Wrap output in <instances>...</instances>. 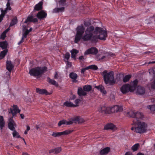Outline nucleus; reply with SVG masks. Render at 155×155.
Returning a JSON list of instances; mask_svg holds the SVG:
<instances>
[{
    "instance_id": "1",
    "label": "nucleus",
    "mask_w": 155,
    "mask_h": 155,
    "mask_svg": "<svg viewBox=\"0 0 155 155\" xmlns=\"http://www.w3.org/2000/svg\"><path fill=\"white\" fill-rule=\"evenodd\" d=\"M107 37L106 31L101 28L97 27L94 28V27L91 25L85 31L83 25L79 26L77 28L74 42L77 43L82 38L84 41H90L92 42L95 43L98 39L104 40Z\"/></svg>"
},
{
    "instance_id": "2",
    "label": "nucleus",
    "mask_w": 155,
    "mask_h": 155,
    "mask_svg": "<svg viewBox=\"0 0 155 155\" xmlns=\"http://www.w3.org/2000/svg\"><path fill=\"white\" fill-rule=\"evenodd\" d=\"M132 124L137 126L136 127H132L131 128L132 130L140 134H143L147 132V125L145 122H141L137 119H134L133 120Z\"/></svg>"
},
{
    "instance_id": "3",
    "label": "nucleus",
    "mask_w": 155,
    "mask_h": 155,
    "mask_svg": "<svg viewBox=\"0 0 155 155\" xmlns=\"http://www.w3.org/2000/svg\"><path fill=\"white\" fill-rule=\"evenodd\" d=\"M13 108H10L8 109L9 113L11 114L12 115V118L9 119V122L8 124V128L12 131L15 130L14 126L15 125L12 118L16 116L17 113H19L20 111V110L18 109V107L16 105H13Z\"/></svg>"
},
{
    "instance_id": "4",
    "label": "nucleus",
    "mask_w": 155,
    "mask_h": 155,
    "mask_svg": "<svg viewBox=\"0 0 155 155\" xmlns=\"http://www.w3.org/2000/svg\"><path fill=\"white\" fill-rule=\"evenodd\" d=\"M123 109L122 106L115 105L112 107H106L103 106L99 109V111L101 113L105 114L121 112L122 111Z\"/></svg>"
},
{
    "instance_id": "5",
    "label": "nucleus",
    "mask_w": 155,
    "mask_h": 155,
    "mask_svg": "<svg viewBox=\"0 0 155 155\" xmlns=\"http://www.w3.org/2000/svg\"><path fill=\"white\" fill-rule=\"evenodd\" d=\"M47 71L46 67H37L31 68L29 70V73L31 76L37 77L41 76Z\"/></svg>"
},
{
    "instance_id": "6",
    "label": "nucleus",
    "mask_w": 155,
    "mask_h": 155,
    "mask_svg": "<svg viewBox=\"0 0 155 155\" xmlns=\"http://www.w3.org/2000/svg\"><path fill=\"white\" fill-rule=\"evenodd\" d=\"M103 75V79L106 84L110 83V84H114L115 81L114 80V73L112 71L107 72V71L104 70L102 73Z\"/></svg>"
},
{
    "instance_id": "7",
    "label": "nucleus",
    "mask_w": 155,
    "mask_h": 155,
    "mask_svg": "<svg viewBox=\"0 0 155 155\" xmlns=\"http://www.w3.org/2000/svg\"><path fill=\"white\" fill-rule=\"evenodd\" d=\"M72 130H68L60 132H53L51 135L54 137H59L62 135H66L71 133L73 132Z\"/></svg>"
},
{
    "instance_id": "8",
    "label": "nucleus",
    "mask_w": 155,
    "mask_h": 155,
    "mask_svg": "<svg viewBox=\"0 0 155 155\" xmlns=\"http://www.w3.org/2000/svg\"><path fill=\"white\" fill-rule=\"evenodd\" d=\"M98 53V50L95 47H91L87 50L84 53L85 55H87L89 54L93 55H96Z\"/></svg>"
},
{
    "instance_id": "9",
    "label": "nucleus",
    "mask_w": 155,
    "mask_h": 155,
    "mask_svg": "<svg viewBox=\"0 0 155 155\" xmlns=\"http://www.w3.org/2000/svg\"><path fill=\"white\" fill-rule=\"evenodd\" d=\"M47 13L44 10H41L36 15V17L39 19L42 20L47 17Z\"/></svg>"
},
{
    "instance_id": "10",
    "label": "nucleus",
    "mask_w": 155,
    "mask_h": 155,
    "mask_svg": "<svg viewBox=\"0 0 155 155\" xmlns=\"http://www.w3.org/2000/svg\"><path fill=\"white\" fill-rule=\"evenodd\" d=\"M129 84H124L120 88V91L123 94H126L129 91L130 92V87Z\"/></svg>"
},
{
    "instance_id": "11",
    "label": "nucleus",
    "mask_w": 155,
    "mask_h": 155,
    "mask_svg": "<svg viewBox=\"0 0 155 155\" xmlns=\"http://www.w3.org/2000/svg\"><path fill=\"white\" fill-rule=\"evenodd\" d=\"M138 83L137 79H135L133 82H131L129 85L130 92L134 91L136 89Z\"/></svg>"
},
{
    "instance_id": "12",
    "label": "nucleus",
    "mask_w": 155,
    "mask_h": 155,
    "mask_svg": "<svg viewBox=\"0 0 155 155\" xmlns=\"http://www.w3.org/2000/svg\"><path fill=\"white\" fill-rule=\"evenodd\" d=\"M32 22L34 23L38 22V20L36 18H34L32 15L28 16L24 22L25 23H27L28 22Z\"/></svg>"
},
{
    "instance_id": "13",
    "label": "nucleus",
    "mask_w": 155,
    "mask_h": 155,
    "mask_svg": "<svg viewBox=\"0 0 155 155\" xmlns=\"http://www.w3.org/2000/svg\"><path fill=\"white\" fill-rule=\"evenodd\" d=\"M42 5L43 2L41 1L40 2L35 6L33 12H35L36 11H41L43 9Z\"/></svg>"
},
{
    "instance_id": "14",
    "label": "nucleus",
    "mask_w": 155,
    "mask_h": 155,
    "mask_svg": "<svg viewBox=\"0 0 155 155\" xmlns=\"http://www.w3.org/2000/svg\"><path fill=\"white\" fill-rule=\"evenodd\" d=\"M37 93H39L41 94H45V95H50L51 93L48 92L47 90L45 89H40L39 88H37L36 89Z\"/></svg>"
},
{
    "instance_id": "15",
    "label": "nucleus",
    "mask_w": 155,
    "mask_h": 155,
    "mask_svg": "<svg viewBox=\"0 0 155 155\" xmlns=\"http://www.w3.org/2000/svg\"><path fill=\"white\" fill-rule=\"evenodd\" d=\"M6 69L10 73L14 68V65L10 61L8 60L6 61Z\"/></svg>"
},
{
    "instance_id": "16",
    "label": "nucleus",
    "mask_w": 155,
    "mask_h": 155,
    "mask_svg": "<svg viewBox=\"0 0 155 155\" xmlns=\"http://www.w3.org/2000/svg\"><path fill=\"white\" fill-rule=\"evenodd\" d=\"M145 92V89L144 88L140 86H138L137 87V93L140 95L143 94Z\"/></svg>"
},
{
    "instance_id": "17",
    "label": "nucleus",
    "mask_w": 155,
    "mask_h": 155,
    "mask_svg": "<svg viewBox=\"0 0 155 155\" xmlns=\"http://www.w3.org/2000/svg\"><path fill=\"white\" fill-rule=\"evenodd\" d=\"M110 151V148L107 147L101 149L100 152V155H105L107 154Z\"/></svg>"
},
{
    "instance_id": "18",
    "label": "nucleus",
    "mask_w": 155,
    "mask_h": 155,
    "mask_svg": "<svg viewBox=\"0 0 155 155\" xmlns=\"http://www.w3.org/2000/svg\"><path fill=\"white\" fill-rule=\"evenodd\" d=\"M77 93L78 95L80 96H85L87 94V93L81 87H78Z\"/></svg>"
},
{
    "instance_id": "19",
    "label": "nucleus",
    "mask_w": 155,
    "mask_h": 155,
    "mask_svg": "<svg viewBox=\"0 0 155 155\" xmlns=\"http://www.w3.org/2000/svg\"><path fill=\"white\" fill-rule=\"evenodd\" d=\"M69 77L73 80V82L76 83L77 82V80L76 79L77 78L78 75L74 72H71L69 74Z\"/></svg>"
},
{
    "instance_id": "20",
    "label": "nucleus",
    "mask_w": 155,
    "mask_h": 155,
    "mask_svg": "<svg viewBox=\"0 0 155 155\" xmlns=\"http://www.w3.org/2000/svg\"><path fill=\"white\" fill-rule=\"evenodd\" d=\"M94 87L99 90L103 94H106L107 92L105 90V88L102 85H99L98 86H96Z\"/></svg>"
},
{
    "instance_id": "21",
    "label": "nucleus",
    "mask_w": 155,
    "mask_h": 155,
    "mask_svg": "<svg viewBox=\"0 0 155 155\" xmlns=\"http://www.w3.org/2000/svg\"><path fill=\"white\" fill-rule=\"evenodd\" d=\"M115 127V125L111 123H109L105 125L104 127V130L114 129Z\"/></svg>"
},
{
    "instance_id": "22",
    "label": "nucleus",
    "mask_w": 155,
    "mask_h": 155,
    "mask_svg": "<svg viewBox=\"0 0 155 155\" xmlns=\"http://www.w3.org/2000/svg\"><path fill=\"white\" fill-rule=\"evenodd\" d=\"M47 81L49 83L51 84L54 85L56 87L58 86V83L53 79H51L49 77L47 78Z\"/></svg>"
},
{
    "instance_id": "23",
    "label": "nucleus",
    "mask_w": 155,
    "mask_h": 155,
    "mask_svg": "<svg viewBox=\"0 0 155 155\" xmlns=\"http://www.w3.org/2000/svg\"><path fill=\"white\" fill-rule=\"evenodd\" d=\"M144 118V116L143 113L140 112H136L135 117L134 119H142Z\"/></svg>"
},
{
    "instance_id": "24",
    "label": "nucleus",
    "mask_w": 155,
    "mask_h": 155,
    "mask_svg": "<svg viewBox=\"0 0 155 155\" xmlns=\"http://www.w3.org/2000/svg\"><path fill=\"white\" fill-rule=\"evenodd\" d=\"M78 51L75 49H73L71 51V57L74 59H76V55L78 53Z\"/></svg>"
},
{
    "instance_id": "25",
    "label": "nucleus",
    "mask_w": 155,
    "mask_h": 155,
    "mask_svg": "<svg viewBox=\"0 0 155 155\" xmlns=\"http://www.w3.org/2000/svg\"><path fill=\"white\" fill-rule=\"evenodd\" d=\"M136 112L135 111L130 110L127 112L126 115L127 116H129L134 118L135 117Z\"/></svg>"
},
{
    "instance_id": "26",
    "label": "nucleus",
    "mask_w": 155,
    "mask_h": 155,
    "mask_svg": "<svg viewBox=\"0 0 155 155\" xmlns=\"http://www.w3.org/2000/svg\"><path fill=\"white\" fill-rule=\"evenodd\" d=\"M7 43L5 41L0 42V47L2 49H5L7 47Z\"/></svg>"
},
{
    "instance_id": "27",
    "label": "nucleus",
    "mask_w": 155,
    "mask_h": 155,
    "mask_svg": "<svg viewBox=\"0 0 155 155\" xmlns=\"http://www.w3.org/2000/svg\"><path fill=\"white\" fill-rule=\"evenodd\" d=\"M64 105L67 107H76L77 106V105H75L70 102L66 101L65 102Z\"/></svg>"
},
{
    "instance_id": "28",
    "label": "nucleus",
    "mask_w": 155,
    "mask_h": 155,
    "mask_svg": "<svg viewBox=\"0 0 155 155\" xmlns=\"http://www.w3.org/2000/svg\"><path fill=\"white\" fill-rule=\"evenodd\" d=\"M83 88L85 91L89 92L91 90L92 87L90 85H85L84 86Z\"/></svg>"
},
{
    "instance_id": "29",
    "label": "nucleus",
    "mask_w": 155,
    "mask_h": 155,
    "mask_svg": "<svg viewBox=\"0 0 155 155\" xmlns=\"http://www.w3.org/2000/svg\"><path fill=\"white\" fill-rule=\"evenodd\" d=\"M131 77V74H128L126 75L123 78V82L124 83H126L130 79Z\"/></svg>"
},
{
    "instance_id": "30",
    "label": "nucleus",
    "mask_w": 155,
    "mask_h": 155,
    "mask_svg": "<svg viewBox=\"0 0 155 155\" xmlns=\"http://www.w3.org/2000/svg\"><path fill=\"white\" fill-rule=\"evenodd\" d=\"M86 69H91L93 70H96L98 69L97 67L94 64L91 65L87 67H86Z\"/></svg>"
},
{
    "instance_id": "31",
    "label": "nucleus",
    "mask_w": 155,
    "mask_h": 155,
    "mask_svg": "<svg viewBox=\"0 0 155 155\" xmlns=\"http://www.w3.org/2000/svg\"><path fill=\"white\" fill-rule=\"evenodd\" d=\"M7 51H8L7 49H5L0 52V59H2L5 57L7 54Z\"/></svg>"
},
{
    "instance_id": "32",
    "label": "nucleus",
    "mask_w": 155,
    "mask_h": 155,
    "mask_svg": "<svg viewBox=\"0 0 155 155\" xmlns=\"http://www.w3.org/2000/svg\"><path fill=\"white\" fill-rule=\"evenodd\" d=\"M17 22V19L16 17H14L12 20L10 24V26H12L16 24Z\"/></svg>"
},
{
    "instance_id": "33",
    "label": "nucleus",
    "mask_w": 155,
    "mask_h": 155,
    "mask_svg": "<svg viewBox=\"0 0 155 155\" xmlns=\"http://www.w3.org/2000/svg\"><path fill=\"white\" fill-rule=\"evenodd\" d=\"M13 131L12 135L14 137H16L17 138H22L19 135V133L16 131L14 130Z\"/></svg>"
},
{
    "instance_id": "34",
    "label": "nucleus",
    "mask_w": 155,
    "mask_h": 155,
    "mask_svg": "<svg viewBox=\"0 0 155 155\" xmlns=\"http://www.w3.org/2000/svg\"><path fill=\"white\" fill-rule=\"evenodd\" d=\"M139 146V143H136L132 147L131 149L134 151H137Z\"/></svg>"
},
{
    "instance_id": "35",
    "label": "nucleus",
    "mask_w": 155,
    "mask_h": 155,
    "mask_svg": "<svg viewBox=\"0 0 155 155\" xmlns=\"http://www.w3.org/2000/svg\"><path fill=\"white\" fill-rule=\"evenodd\" d=\"M6 8H5L6 10H10L12 9V8L10 6V0L8 1L6 4Z\"/></svg>"
},
{
    "instance_id": "36",
    "label": "nucleus",
    "mask_w": 155,
    "mask_h": 155,
    "mask_svg": "<svg viewBox=\"0 0 155 155\" xmlns=\"http://www.w3.org/2000/svg\"><path fill=\"white\" fill-rule=\"evenodd\" d=\"M61 150V147H58L54 149V153L55 154H57L59 153Z\"/></svg>"
},
{
    "instance_id": "37",
    "label": "nucleus",
    "mask_w": 155,
    "mask_h": 155,
    "mask_svg": "<svg viewBox=\"0 0 155 155\" xmlns=\"http://www.w3.org/2000/svg\"><path fill=\"white\" fill-rule=\"evenodd\" d=\"M66 120H60L58 123V126H60L62 124H66Z\"/></svg>"
},
{
    "instance_id": "38",
    "label": "nucleus",
    "mask_w": 155,
    "mask_h": 155,
    "mask_svg": "<svg viewBox=\"0 0 155 155\" xmlns=\"http://www.w3.org/2000/svg\"><path fill=\"white\" fill-rule=\"evenodd\" d=\"M147 108L150 109L151 111H154L155 110V105H152L147 106Z\"/></svg>"
},
{
    "instance_id": "39",
    "label": "nucleus",
    "mask_w": 155,
    "mask_h": 155,
    "mask_svg": "<svg viewBox=\"0 0 155 155\" xmlns=\"http://www.w3.org/2000/svg\"><path fill=\"white\" fill-rule=\"evenodd\" d=\"M70 53L68 52H66L64 55V58L66 59V61H68L70 58Z\"/></svg>"
},
{
    "instance_id": "40",
    "label": "nucleus",
    "mask_w": 155,
    "mask_h": 155,
    "mask_svg": "<svg viewBox=\"0 0 155 155\" xmlns=\"http://www.w3.org/2000/svg\"><path fill=\"white\" fill-rule=\"evenodd\" d=\"M71 120L73 122H74L75 123L78 122V116H76L75 117H73L71 119Z\"/></svg>"
},
{
    "instance_id": "41",
    "label": "nucleus",
    "mask_w": 155,
    "mask_h": 155,
    "mask_svg": "<svg viewBox=\"0 0 155 155\" xmlns=\"http://www.w3.org/2000/svg\"><path fill=\"white\" fill-rule=\"evenodd\" d=\"M29 33L28 31H27L26 30L24 32L23 34L22 37L24 38H27V35H28Z\"/></svg>"
},
{
    "instance_id": "42",
    "label": "nucleus",
    "mask_w": 155,
    "mask_h": 155,
    "mask_svg": "<svg viewBox=\"0 0 155 155\" xmlns=\"http://www.w3.org/2000/svg\"><path fill=\"white\" fill-rule=\"evenodd\" d=\"M84 122V119L82 117H81L80 116H78V123H83Z\"/></svg>"
},
{
    "instance_id": "43",
    "label": "nucleus",
    "mask_w": 155,
    "mask_h": 155,
    "mask_svg": "<svg viewBox=\"0 0 155 155\" xmlns=\"http://www.w3.org/2000/svg\"><path fill=\"white\" fill-rule=\"evenodd\" d=\"M5 126V121L0 122V128L1 130L3 129V128Z\"/></svg>"
},
{
    "instance_id": "44",
    "label": "nucleus",
    "mask_w": 155,
    "mask_h": 155,
    "mask_svg": "<svg viewBox=\"0 0 155 155\" xmlns=\"http://www.w3.org/2000/svg\"><path fill=\"white\" fill-rule=\"evenodd\" d=\"M6 36V34L5 32H3L1 35L0 36V38L2 40H4Z\"/></svg>"
},
{
    "instance_id": "45",
    "label": "nucleus",
    "mask_w": 155,
    "mask_h": 155,
    "mask_svg": "<svg viewBox=\"0 0 155 155\" xmlns=\"http://www.w3.org/2000/svg\"><path fill=\"white\" fill-rule=\"evenodd\" d=\"M1 12L2 13L1 15H3L4 16H5V15L7 13V11L5 9L4 10L2 9L1 10Z\"/></svg>"
},
{
    "instance_id": "46",
    "label": "nucleus",
    "mask_w": 155,
    "mask_h": 155,
    "mask_svg": "<svg viewBox=\"0 0 155 155\" xmlns=\"http://www.w3.org/2000/svg\"><path fill=\"white\" fill-rule=\"evenodd\" d=\"M66 2V0H60L59 1V3L61 5L64 6Z\"/></svg>"
},
{
    "instance_id": "47",
    "label": "nucleus",
    "mask_w": 155,
    "mask_h": 155,
    "mask_svg": "<svg viewBox=\"0 0 155 155\" xmlns=\"http://www.w3.org/2000/svg\"><path fill=\"white\" fill-rule=\"evenodd\" d=\"M65 61L67 62V66L68 68H71V63L68 61H66L65 60Z\"/></svg>"
},
{
    "instance_id": "48",
    "label": "nucleus",
    "mask_w": 155,
    "mask_h": 155,
    "mask_svg": "<svg viewBox=\"0 0 155 155\" xmlns=\"http://www.w3.org/2000/svg\"><path fill=\"white\" fill-rule=\"evenodd\" d=\"M151 87L153 89H155V79L152 82Z\"/></svg>"
},
{
    "instance_id": "49",
    "label": "nucleus",
    "mask_w": 155,
    "mask_h": 155,
    "mask_svg": "<svg viewBox=\"0 0 155 155\" xmlns=\"http://www.w3.org/2000/svg\"><path fill=\"white\" fill-rule=\"evenodd\" d=\"M84 25L86 26H87V28L88 27L91 26H90L91 23L89 22H85L84 23Z\"/></svg>"
},
{
    "instance_id": "50",
    "label": "nucleus",
    "mask_w": 155,
    "mask_h": 155,
    "mask_svg": "<svg viewBox=\"0 0 155 155\" xmlns=\"http://www.w3.org/2000/svg\"><path fill=\"white\" fill-rule=\"evenodd\" d=\"M58 12H62L64 11V7H62L60 8H58Z\"/></svg>"
},
{
    "instance_id": "51",
    "label": "nucleus",
    "mask_w": 155,
    "mask_h": 155,
    "mask_svg": "<svg viewBox=\"0 0 155 155\" xmlns=\"http://www.w3.org/2000/svg\"><path fill=\"white\" fill-rule=\"evenodd\" d=\"M80 101V100L79 99H77L75 100L74 101V103L76 104L77 106V105L78 103Z\"/></svg>"
},
{
    "instance_id": "52",
    "label": "nucleus",
    "mask_w": 155,
    "mask_h": 155,
    "mask_svg": "<svg viewBox=\"0 0 155 155\" xmlns=\"http://www.w3.org/2000/svg\"><path fill=\"white\" fill-rule=\"evenodd\" d=\"M73 121H68L66 120V124L67 125H70L73 124Z\"/></svg>"
},
{
    "instance_id": "53",
    "label": "nucleus",
    "mask_w": 155,
    "mask_h": 155,
    "mask_svg": "<svg viewBox=\"0 0 155 155\" xmlns=\"http://www.w3.org/2000/svg\"><path fill=\"white\" fill-rule=\"evenodd\" d=\"M58 76L57 72H56L54 74V78L55 79H58Z\"/></svg>"
},
{
    "instance_id": "54",
    "label": "nucleus",
    "mask_w": 155,
    "mask_h": 155,
    "mask_svg": "<svg viewBox=\"0 0 155 155\" xmlns=\"http://www.w3.org/2000/svg\"><path fill=\"white\" fill-rule=\"evenodd\" d=\"M108 57L106 56H103L101 58L99 59V60H102L104 58H107Z\"/></svg>"
},
{
    "instance_id": "55",
    "label": "nucleus",
    "mask_w": 155,
    "mask_h": 155,
    "mask_svg": "<svg viewBox=\"0 0 155 155\" xmlns=\"http://www.w3.org/2000/svg\"><path fill=\"white\" fill-rule=\"evenodd\" d=\"M4 121H5L3 116L0 115V122Z\"/></svg>"
},
{
    "instance_id": "56",
    "label": "nucleus",
    "mask_w": 155,
    "mask_h": 155,
    "mask_svg": "<svg viewBox=\"0 0 155 155\" xmlns=\"http://www.w3.org/2000/svg\"><path fill=\"white\" fill-rule=\"evenodd\" d=\"M58 8H55L53 9V12L54 13H57L58 12Z\"/></svg>"
},
{
    "instance_id": "57",
    "label": "nucleus",
    "mask_w": 155,
    "mask_h": 155,
    "mask_svg": "<svg viewBox=\"0 0 155 155\" xmlns=\"http://www.w3.org/2000/svg\"><path fill=\"white\" fill-rule=\"evenodd\" d=\"M86 70H88V69H86V68H83L81 69V72L82 74H84L85 71Z\"/></svg>"
},
{
    "instance_id": "58",
    "label": "nucleus",
    "mask_w": 155,
    "mask_h": 155,
    "mask_svg": "<svg viewBox=\"0 0 155 155\" xmlns=\"http://www.w3.org/2000/svg\"><path fill=\"white\" fill-rule=\"evenodd\" d=\"M4 16H3L2 15H0V23L2 21L3 19V18Z\"/></svg>"
},
{
    "instance_id": "59",
    "label": "nucleus",
    "mask_w": 155,
    "mask_h": 155,
    "mask_svg": "<svg viewBox=\"0 0 155 155\" xmlns=\"http://www.w3.org/2000/svg\"><path fill=\"white\" fill-rule=\"evenodd\" d=\"M49 152L50 153H54V149H52L50 150L49 151Z\"/></svg>"
},
{
    "instance_id": "60",
    "label": "nucleus",
    "mask_w": 155,
    "mask_h": 155,
    "mask_svg": "<svg viewBox=\"0 0 155 155\" xmlns=\"http://www.w3.org/2000/svg\"><path fill=\"white\" fill-rule=\"evenodd\" d=\"M124 155H132V153L130 152H127Z\"/></svg>"
},
{
    "instance_id": "61",
    "label": "nucleus",
    "mask_w": 155,
    "mask_h": 155,
    "mask_svg": "<svg viewBox=\"0 0 155 155\" xmlns=\"http://www.w3.org/2000/svg\"><path fill=\"white\" fill-rule=\"evenodd\" d=\"M79 59L80 60H82L84 59V56H81L79 58Z\"/></svg>"
},
{
    "instance_id": "62",
    "label": "nucleus",
    "mask_w": 155,
    "mask_h": 155,
    "mask_svg": "<svg viewBox=\"0 0 155 155\" xmlns=\"http://www.w3.org/2000/svg\"><path fill=\"white\" fill-rule=\"evenodd\" d=\"M149 72L150 73V72H152V73H153V74H154L155 75V72H154V70L153 69H151L149 70Z\"/></svg>"
},
{
    "instance_id": "63",
    "label": "nucleus",
    "mask_w": 155,
    "mask_h": 155,
    "mask_svg": "<svg viewBox=\"0 0 155 155\" xmlns=\"http://www.w3.org/2000/svg\"><path fill=\"white\" fill-rule=\"evenodd\" d=\"M32 28H30L29 29V30H28V29H26V30L27 31H28V32L29 33V32H31V31H32Z\"/></svg>"
},
{
    "instance_id": "64",
    "label": "nucleus",
    "mask_w": 155,
    "mask_h": 155,
    "mask_svg": "<svg viewBox=\"0 0 155 155\" xmlns=\"http://www.w3.org/2000/svg\"><path fill=\"white\" fill-rule=\"evenodd\" d=\"M137 155H145L144 154L139 152L137 153Z\"/></svg>"
}]
</instances>
